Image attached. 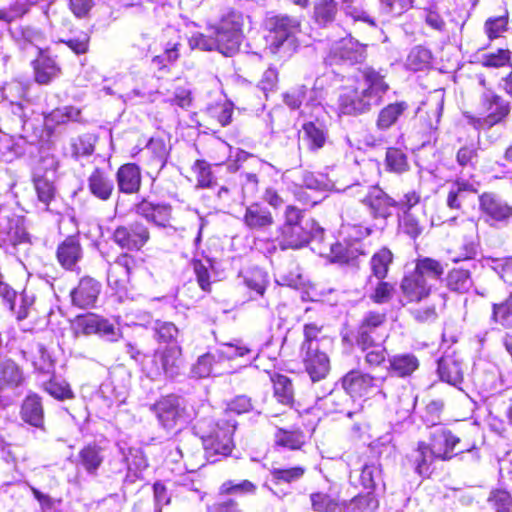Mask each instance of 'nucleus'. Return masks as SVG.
Segmentation results:
<instances>
[{
    "label": "nucleus",
    "instance_id": "1",
    "mask_svg": "<svg viewBox=\"0 0 512 512\" xmlns=\"http://www.w3.org/2000/svg\"><path fill=\"white\" fill-rule=\"evenodd\" d=\"M386 76L387 72L381 68L366 66L361 69L356 85L343 88L339 95L340 112L345 115H360L380 106L384 95L390 89Z\"/></svg>",
    "mask_w": 512,
    "mask_h": 512
},
{
    "label": "nucleus",
    "instance_id": "2",
    "mask_svg": "<svg viewBox=\"0 0 512 512\" xmlns=\"http://www.w3.org/2000/svg\"><path fill=\"white\" fill-rule=\"evenodd\" d=\"M235 428V425L228 420L203 419L198 421L195 429L202 440L207 461L215 463L230 455L233 448L232 435Z\"/></svg>",
    "mask_w": 512,
    "mask_h": 512
},
{
    "label": "nucleus",
    "instance_id": "3",
    "mask_svg": "<svg viewBox=\"0 0 512 512\" xmlns=\"http://www.w3.org/2000/svg\"><path fill=\"white\" fill-rule=\"evenodd\" d=\"M266 26L269 52L280 58L290 57L297 47L296 35L300 32V20L287 15H277L268 18Z\"/></svg>",
    "mask_w": 512,
    "mask_h": 512
},
{
    "label": "nucleus",
    "instance_id": "4",
    "mask_svg": "<svg viewBox=\"0 0 512 512\" xmlns=\"http://www.w3.org/2000/svg\"><path fill=\"white\" fill-rule=\"evenodd\" d=\"M480 116L464 113L468 124L476 130H486L500 123L510 112V105L491 90H486L480 97Z\"/></svg>",
    "mask_w": 512,
    "mask_h": 512
},
{
    "label": "nucleus",
    "instance_id": "5",
    "mask_svg": "<svg viewBox=\"0 0 512 512\" xmlns=\"http://www.w3.org/2000/svg\"><path fill=\"white\" fill-rule=\"evenodd\" d=\"M150 410L155 413L159 424L166 430L188 423L194 417L193 408L184 398L177 395L161 397L151 405Z\"/></svg>",
    "mask_w": 512,
    "mask_h": 512
},
{
    "label": "nucleus",
    "instance_id": "6",
    "mask_svg": "<svg viewBox=\"0 0 512 512\" xmlns=\"http://www.w3.org/2000/svg\"><path fill=\"white\" fill-rule=\"evenodd\" d=\"M183 366L182 349L179 346H168L156 350L149 363L145 364L147 374L152 379L162 375L173 379L181 374Z\"/></svg>",
    "mask_w": 512,
    "mask_h": 512
},
{
    "label": "nucleus",
    "instance_id": "7",
    "mask_svg": "<svg viewBox=\"0 0 512 512\" xmlns=\"http://www.w3.org/2000/svg\"><path fill=\"white\" fill-rule=\"evenodd\" d=\"M280 235L277 240L282 250L285 249H299L305 246L310 239L321 238L323 229L315 222L314 219L309 218L307 222L302 225H282L279 228Z\"/></svg>",
    "mask_w": 512,
    "mask_h": 512
},
{
    "label": "nucleus",
    "instance_id": "8",
    "mask_svg": "<svg viewBox=\"0 0 512 512\" xmlns=\"http://www.w3.org/2000/svg\"><path fill=\"white\" fill-rule=\"evenodd\" d=\"M366 45L351 36V33L334 42L325 61L329 65H354L366 59Z\"/></svg>",
    "mask_w": 512,
    "mask_h": 512
},
{
    "label": "nucleus",
    "instance_id": "9",
    "mask_svg": "<svg viewBox=\"0 0 512 512\" xmlns=\"http://www.w3.org/2000/svg\"><path fill=\"white\" fill-rule=\"evenodd\" d=\"M385 323V313L368 312L362 319L355 336L357 346L362 351H365L374 346V344L382 343L387 337Z\"/></svg>",
    "mask_w": 512,
    "mask_h": 512
},
{
    "label": "nucleus",
    "instance_id": "10",
    "mask_svg": "<svg viewBox=\"0 0 512 512\" xmlns=\"http://www.w3.org/2000/svg\"><path fill=\"white\" fill-rule=\"evenodd\" d=\"M393 381V376L373 377L360 371H350L342 378V387L350 396L367 395L374 387H381L380 393L386 398L389 391L386 385Z\"/></svg>",
    "mask_w": 512,
    "mask_h": 512
},
{
    "label": "nucleus",
    "instance_id": "11",
    "mask_svg": "<svg viewBox=\"0 0 512 512\" xmlns=\"http://www.w3.org/2000/svg\"><path fill=\"white\" fill-rule=\"evenodd\" d=\"M150 239L148 228L140 222L118 226L112 235V240L121 249L139 251Z\"/></svg>",
    "mask_w": 512,
    "mask_h": 512
},
{
    "label": "nucleus",
    "instance_id": "12",
    "mask_svg": "<svg viewBox=\"0 0 512 512\" xmlns=\"http://www.w3.org/2000/svg\"><path fill=\"white\" fill-rule=\"evenodd\" d=\"M24 381L23 373L13 361H5L0 365V403L11 404L21 395L18 388Z\"/></svg>",
    "mask_w": 512,
    "mask_h": 512
},
{
    "label": "nucleus",
    "instance_id": "13",
    "mask_svg": "<svg viewBox=\"0 0 512 512\" xmlns=\"http://www.w3.org/2000/svg\"><path fill=\"white\" fill-rule=\"evenodd\" d=\"M360 201L375 219H387L396 205V200L377 185L367 186Z\"/></svg>",
    "mask_w": 512,
    "mask_h": 512
},
{
    "label": "nucleus",
    "instance_id": "14",
    "mask_svg": "<svg viewBox=\"0 0 512 512\" xmlns=\"http://www.w3.org/2000/svg\"><path fill=\"white\" fill-rule=\"evenodd\" d=\"M334 184L328 180L324 175H315L312 172L305 171L302 174V181L300 190L296 193L299 201L304 205L314 206L323 200V197L318 195H310L306 190L314 193L323 192L333 189Z\"/></svg>",
    "mask_w": 512,
    "mask_h": 512
},
{
    "label": "nucleus",
    "instance_id": "15",
    "mask_svg": "<svg viewBox=\"0 0 512 512\" xmlns=\"http://www.w3.org/2000/svg\"><path fill=\"white\" fill-rule=\"evenodd\" d=\"M480 209L491 226L494 223L507 225L512 218V207L494 194L485 193L480 197Z\"/></svg>",
    "mask_w": 512,
    "mask_h": 512
},
{
    "label": "nucleus",
    "instance_id": "16",
    "mask_svg": "<svg viewBox=\"0 0 512 512\" xmlns=\"http://www.w3.org/2000/svg\"><path fill=\"white\" fill-rule=\"evenodd\" d=\"M460 443V439L453 435L450 430L439 427L431 433V450L440 460H450L458 453L470 451V449H461L455 452L456 446Z\"/></svg>",
    "mask_w": 512,
    "mask_h": 512
},
{
    "label": "nucleus",
    "instance_id": "17",
    "mask_svg": "<svg viewBox=\"0 0 512 512\" xmlns=\"http://www.w3.org/2000/svg\"><path fill=\"white\" fill-rule=\"evenodd\" d=\"M136 267V259L125 253L119 255L115 262L110 264L107 274L108 285L117 291L126 287L130 282V275Z\"/></svg>",
    "mask_w": 512,
    "mask_h": 512
},
{
    "label": "nucleus",
    "instance_id": "18",
    "mask_svg": "<svg viewBox=\"0 0 512 512\" xmlns=\"http://www.w3.org/2000/svg\"><path fill=\"white\" fill-rule=\"evenodd\" d=\"M303 364L313 382L324 379L330 371V360L318 348L301 349Z\"/></svg>",
    "mask_w": 512,
    "mask_h": 512
},
{
    "label": "nucleus",
    "instance_id": "19",
    "mask_svg": "<svg viewBox=\"0 0 512 512\" xmlns=\"http://www.w3.org/2000/svg\"><path fill=\"white\" fill-rule=\"evenodd\" d=\"M10 109L12 113V127L11 132L18 135L22 141L33 144L38 139V134L35 132L33 123L29 120L26 107L20 102H10Z\"/></svg>",
    "mask_w": 512,
    "mask_h": 512
},
{
    "label": "nucleus",
    "instance_id": "20",
    "mask_svg": "<svg viewBox=\"0 0 512 512\" xmlns=\"http://www.w3.org/2000/svg\"><path fill=\"white\" fill-rule=\"evenodd\" d=\"M101 291V284L91 277H83L71 291L72 303L80 308L93 307Z\"/></svg>",
    "mask_w": 512,
    "mask_h": 512
},
{
    "label": "nucleus",
    "instance_id": "21",
    "mask_svg": "<svg viewBox=\"0 0 512 512\" xmlns=\"http://www.w3.org/2000/svg\"><path fill=\"white\" fill-rule=\"evenodd\" d=\"M180 33L172 26L166 27L162 31V42L164 45V53L157 55L152 59L154 65L159 69L166 67L167 63L176 61L179 57L178 46L180 45Z\"/></svg>",
    "mask_w": 512,
    "mask_h": 512
},
{
    "label": "nucleus",
    "instance_id": "22",
    "mask_svg": "<svg viewBox=\"0 0 512 512\" xmlns=\"http://www.w3.org/2000/svg\"><path fill=\"white\" fill-rule=\"evenodd\" d=\"M116 181L119 192L125 194L137 193L141 187V170L134 163L122 165L116 173Z\"/></svg>",
    "mask_w": 512,
    "mask_h": 512
},
{
    "label": "nucleus",
    "instance_id": "23",
    "mask_svg": "<svg viewBox=\"0 0 512 512\" xmlns=\"http://www.w3.org/2000/svg\"><path fill=\"white\" fill-rule=\"evenodd\" d=\"M403 296L409 302H419L428 297L432 287L415 272L405 275L400 285Z\"/></svg>",
    "mask_w": 512,
    "mask_h": 512
},
{
    "label": "nucleus",
    "instance_id": "24",
    "mask_svg": "<svg viewBox=\"0 0 512 512\" xmlns=\"http://www.w3.org/2000/svg\"><path fill=\"white\" fill-rule=\"evenodd\" d=\"M136 213L158 226H166L171 217V206L142 200L136 205Z\"/></svg>",
    "mask_w": 512,
    "mask_h": 512
},
{
    "label": "nucleus",
    "instance_id": "25",
    "mask_svg": "<svg viewBox=\"0 0 512 512\" xmlns=\"http://www.w3.org/2000/svg\"><path fill=\"white\" fill-rule=\"evenodd\" d=\"M243 222L250 230L264 231L273 225L274 219L267 207L254 203L246 208Z\"/></svg>",
    "mask_w": 512,
    "mask_h": 512
},
{
    "label": "nucleus",
    "instance_id": "26",
    "mask_svg": "<svg viewBox=\"0 0 512 512\" xmlns=\"http://www.w3.org/2000/svg\"><path fill=\"white\" fill-rule=\"evenodd\" d=\"M435 459H437V456L425 442H419L417 448L408 455L409 462L421 477L430 475L431 465Z\"/></svg>",
    "mask_w": 512,
    "mask_h": 512
},
{
    "label": "nucleus",
    "instance_id": "27",
    "mask_svg": "<svg viewBox=\"0 0 512 512\" xmlns=\"http://www.w3.org/2000/svg\"><path fill=\"white\" fill-rule=\"evenodd\" d=\"M20 415L24 422L36 428H42L44 424V410L41 398L35 393L27 395L22 403Z\"/></svg>",
    "mask_w": 512,
    "mask_h": 512
},
{
    "label": "nucleus",
    "instance_id": "28",
    "mask_svg": "<svg viewBox=\"0 0 512 512\" xmlns=\"http://www.w3.org/2000/svg\"><path fill=\"white\" fill-rule=\"evenodd\" d=\"M409 105L405 101L390 103L383 107L376 119V128L379 131H387L396 125L403 114L408 110Z\"/></svg>",
    "mask_w": 512,
    "mask_h": 512
},
{
    "label": "nucleus",
    "instance_id": "29",
    "mask_svg": "<svg viewBox=\"0 0 512 512\" xmlns=\"http://www.w3.org/2000/svg\"><path fill=\"white\" fill-rule=\"evenodd\" d=\"M82 258L80 243L75 237L66 238L57 249V259L62 267L73 270Z\"/></svg>",
    "mask_w": 512,
    "mask_h": 512
},
{
    "label": "nucleus",
    "instance_id": "30",
    "mask_svg": "<svg viewBox=\"0 0 512 512\" xmlns=\"http://www.w3.org/2000/svg\"><path fill=\"white\" fill-rule=\"evenodd\" d=\"M438 374L442 381L458 386L463 381L461 362L452 355H445L438 361Z\"/></svg>",
    "mask_w": 512,
    "mask_h": 512
},
{
    "label": "nucleus",
    "instance_id": "31",
    "mask_svg": "<svg viewBox=\"0 0 512 512\" xmlns=\"http://www.w3.org/2000/svg\"><path fill=\"white\" fill-rule=\"evenodd\" d=\"M302 133V140L310 151L323 148L328 139L327 129L318 122L309 121L304 123Z\"/></svg>",
    "mask_w": 512,
    "mask_h": 512
},
{
    "label": "nucleus",
    "instance_id": "32",
    "mask_svg": "<svg viewBox=\"0 0 512 512\" xmlns=\"http://www.w3.org/2000/svg\"><path fill=\"white\" fill-rule=\"evenodd\" d=\"M476 190L473 184L468 181L458 179L451 183L446 199V204L450 209L460 210L467 199L474 195Z\"/></svg>",
    "mask_w": 512,
    "mask_h": 512
},
{
    "label": "nucleus",
    "instance_id": "33",
    "mask_svg": "<svg viewBox=\"0 0 512 512\" xmlns=\"http://www.w3.org/2000/svg\"><path fill=\"white\" fill-rule=\"evenodd\" d=\"M312 509L316 512H340L344 508V501L339 493L330 490L329 492H317L310 495Z\"/></svg>",
    "mask_w": 512,
    "mask_h": 512
},
{
    "label": "nucleus",
    "instance_id": "34",
    "mask_svg": "<svg viewBox=\"0 0 512 512\" xmlns=\"http://www.w3.org/2000/svg\"><path fill=\"white\" fill-rule=\"evenodd\" d=\"M223 29L224 28H213L217 51L225 56H232L239 50L243 33L230 30L224 31Z\"/></svg>",
    "mask_w": 512,
    "mask_h": 512
},
{
    "label": "nucleus",
    "instance_id": "35",
    "mask_svg": "<svg viewBox=\"0 0 512 512\" xmlns=\"http://www.w3.org/2000/svg\"><path fill=\"white\" fill-rule=\"evenodd\" d=\"M60 72V67L50 56L40 55L34 61V77L38 84H49L53 79L60 75Z\"/></svg>",
    "mask_w": 512,
    "mask_h": 512
},
{
    "label": "nucleus",
    "instance_id": "36",
    "mask_svg": "<svg viewBox=\"0 0 512 512\" xmlns=\"http://www.w3.org/2000/svg\"><path fill=\"white\" fill-rule=\"evenodd\" d=\"M350 399L351 396L344 388L334 389L322 397L317 396V405L326 413H343Z\"/></svg>",
    "mask_w": 512,
    "mask_h": 512
},
{
    "label": "nucleus",
    "instance_id": "37",
    "mask_svg": "<svg viewBox=\"0 0 512 512\" xmlns=\"http://www.w3.org/2000/svg\"><path fill=\"white\" fill-rule=\"evenodd\" d=\"M88 188L92 195L106 201L112 195L114 184L104 171L96 168L88 178Z\"/></svg>",
    "mask_w": 512,
    "mask_h": 512
},
{
    "label": "nucleus",
    "instance_id": "38",
    "mask_svg": "<svg viewBox=\"0 0 512 512\" xmlns=\"http://www.w3.org/2000/svg\"><path fill=\"white\" fill-rule=\"evenodd\" d=\"M413 272L425 280L429 286L433 287L435 283L441 279L444 273V267L435 259L423 257L417 259Z\"/></svg>",
    "mask_w": 512,
    "mask_h": 512
},
{
    "label": "nucleus",
    "instance_id": "39",
    "mask_svg": "<svg viewBox=\"0 0 512 512\" xmlns=\"http://www.w3.org/2000/svg\"><path fill=\"white\" fill-rule=\"evenodd\" d=\"M338 15V3L335 0H318L313 7V20L320 27H328Z\"/></svg>",
    "mask_w": 512,
    "mask_h": 512
},
{
    "label": "nucleus",
    "instance_id": "40",
    "mask_svg": "<svg viewBox=\"0 0 512 512\" xmlns=\"http://www.w3.org/2000/svg\"><path fill=\"white\" fill-rule=\"evenodd\" d=\"M390 372L399 377L410 376L418 367L419 361L413 354H396L389 358Z\"/></svg>",
    "mask_w": 512,
    "mask_h": 512
},
{
    "label": "nucleus",
    "instance_id": "41",
    "mask_svg": "<svg viewBox=\"0 0 512 512\" xmlns=\"http://www.w3.org/2000/svg\"><path fill=\"white\" fill-rule=\"evenodd\" d=\"M342 11L348 21L352 24L358 22L365 23L371 27H376V21L373 15L361 5H358L355 0L342 1Z\"/></svg>",
    "mask_w": 512,
    "mask_h": 512
},
{
    "label": "nucleus",
    "instance_id": "42",
    "mask_svg": "<svg viewBox=\"0 0 512 512\" xmlns=\"http://www.w3.org/2000/svg\"><path fill=\"white\" fill-rule=\"evenodd\" d=\"M393 262V253L386 247L373 254L370 260L372 275L378 280H384Z\"/></svg>",
    "mask_w": 512,
    "mask_h": 512
},
{
    "label": "nucleus",
    "instance_id": "43",
    "mask_svg": "<svg viewBox=\"0 0 512 512\" xmlns=\"http://www.w3.org/2000/svg\"><path fill=\"white\" fill-rule=\"evenodd\" d=\"M470 272L466 269H452L446 277L448 289L457 293H466L472 287Z\"/></svg>",
    "mask_w": 512,
    "mask_h": 512
},
{
    "label": "nucleus",
    "instance_id": "44",
    "mask_svg": "<svg viewBox=\"0 0 512 512\" xmlns=\"http://www.w3.org/2000/svg\"><path fill=\"white\" fill-rule=\"evenodd\" d=\"M432 59V54L429 49L418 45L413 47L406 58V68L417 72L427 68Z\"/></svg>",
    "mask_w": 512,
    "mask_h": 512
},
{
    "label": "nucleus",
    "instance_id": "45",
    "mask_svg": "<svg viewBox=\"0 0 512 512\" xmlns=\"http://www.w3.org/2000/svg\"><path fill=\"white\" fill-rule=\"evenodd\" d=\"M274 396L284 405H291L294 400V389L291 380L281 374L272 377Z\"/></svg>",
    "mask_w": 512,
    "mask_h": 512
},
{
    "label": "nucleus",
    "instance_id": "46",
    "mask_svg": "<svg viewBox=\"0 0 512 512\" xmlns=\"http://www.w3.org/2000/svg\"><path fill=\"white\" fill-rule=\"evenodd\" d=\"M257 491V486L249 480H227L223 482L219 488L221 495H254Z\"/></svg>",
    "mask_w": 512,
    "mask_h": 512
},
{
    "label": "nucleus",
    "instance_id": "47",
    "mask_svg": "<svg viewBox=\"0 0 512 512\" xmlns=\"http://www.w3.org/2000/svg\"><path fill=\"white\" fill-rule=\"evenodd\" d=\"M81 465L89 474H95L103 462L101 449L95 445H88L79 452Z\"/></svg>",
    "mask_w": 512,
    "mask_h": 512
},
{
    "label": "nucleus",
    "instance_id": "48",
    "mask_svg": "<svg viewBox=\"0 0 512 512\" xmlns=\"http://www.w3.org/2000/svg\"><path fill=\"white\" fill-rule=\"evenodd\" d=\"M24 147L15 141L14 135L0 133V156L3 161L11 162L24 153Z\"/></svg>",
    "mask_w": 512,
    "mask_h": 512
},
{
    "label": "nucleus",
    "instance_id": "49",
    "mask_svg": "<svg viewBox=\"0 0 512 512\" xmlns=\"http://www.w3.org/2000/svg\"><path fill=\"white\" fill-rule=\"evenodd\" d=\"M386 169L396 174H402L409 170L406 154L398 148H388L385 157Z\"/></svg>",
    "mask_w": 512,
    "mask_h": 512
},
{
    "label": "nucleus",
    "instance_id": "50",
    "mask_svg": "<svg viewBox=\"0 0 512 512\" xmlns=\"http://www.w3.org/2000/svg\"><path fill=\"white\" fill-rule=\"evenodd\" d=\"M492 319L505 328L512 327V292L503 302L493 304Z\"/></svg>",
    "mask_w": 512,
    "mask_h": 512
},
{
    "label": "nucleus",
    "instance_id": "51",
    "mask_svg": "<svg viewBox=\"0 0 512 512\" xmlns=\"http://www.w3.org/2000/svg\"><path fill=\"white\" fill-rule=\"evenodd\" d=\"M146 150L152 154V163L158 168V172L162 170L169 153L164 140L161 138H151L146 145Z\"/></svg>",
    "mask_w": 512,
    "mask_h": 512
},
{
    "label": "nucleus",
    "instance_id": "52",
    "mask_svg": "<svg viewBox=\"0 0 512 512\" xmlns=\"http://www.w3.org/2000/svg\"><path fill=\"white\" fill-rule=\"evenodd\" d=\"M275 484L293 483L303 477L305 468L301 466L290 468H273L270 471Z\"/></svg>",
    "mask_w": 512,
    "mask_h": 512
},
{
    "label": "nucleus",
    "instance_id": "53",
    "mask_svg": "<svg viewBox=\"0 0 512 512\" xmlns=\"http://www.w3.org/2000/svg\"><path fill=\"white\" fill-rule=\"evenodd\" d=\"M358 478L364 489L373 490L381 481V469L375 463L365 464L358 474Z\"/></svg>",
    "mask_w": 512,
    "mask_h": 512
},
{
    "label": "nucleus",
    "instance_id": "54",
    "mask_svg": "<svg viewBox=\"0 0 512 512\" xmlns=\"http://www.w3.org/2000/svg\"><path fill=\"white\" fill-rule=\"evenodd\" d=\"M244 283L256 295L262 296L268 284L267 274L261 269H252L244 276Z\"/></svg>",
    "mask_w": 512,
    "mask_h": 512
},
{
    "label": "nucleus",
    "instance_id": "55",
    "mask_svg": "<svg viewBox=\"0 0 512 512\" xmlns=\"http://www.w3.org/2000/svg\"><path fill=\"white\" fill-rule=\"evenodd\" d=\"M323 329L322 325L316 323L305 324L303 328L304 341L301 344V349H308V346L309 348H318V342L325 338Z\"/></svg>",
    "mask_w": 512,
    "mask_h": 512
},
{
    "label": "nucleus",
    "instance_id": "56",
    "mask_svg": "<svg viewBox=\"0 0 512 512\" xmlns=\"http://www.w3.org/2000/svg\"><path fill=\"white\" fill-rule=\"evenodd\" d=\"M44 390L58 400L71 399L74 397L72 390L65 381L50 379L43 384Z\"/></svg>",
    "mask_w": 512,
    "mask_h": 512
},
{
    "label": "nucleus",
    "instance_id": "57",
    "mask_svg": "<svg viewBox=\"0 0 512 512\" xmlns=\"http://www.w3.org/2000/svg\"><path fill=\"white\" fill-rule=\"evenodd\" d=\"M99 324V316L96 314H87L78 316L74 322L76 334L91 335L96 334Z\"/></svg>",
    "mask_w": 512,
    "mask_h": 512
},
{
    "label": "nucleus",
    "instance_id": "58",
    "mask_svg": "<svg viewBox=\"0 0 512 512\" xmlns=\"http://www.w3.org/2000/svg\"><path fill=\"white\" fill-rule=\"evenodd\" d=\"M380 13L387 16H399L412 6V0H378Z\"/></svg>",
    "mask_w": 512,
    "mask_h": 512
},
{
    "label": "nucleus",
    "instance_id": "59",
    "mask_svg": "<svg viewBox=\"0 0 512 512\" xmlns=\"http://www.w3.org/2000/svg\"><path fill=\"white\" fill-rule=\"evenodd\" d=\"M193 171L196 174L197 185L201 188L211 187L214 183V175L211 165L205 160H197L193 165Z\"/></svg>",
    "mask_w": 512,
    "mask_h": 512
},
{
    "label": "nucleus",
    "instance_id": "60",
    "mask_svg": "<svg viewBox=\"0 0 512 512\" xmlns=\"http://www.w3.org/2000/svg\"><path fill=\"white\" fill-rule=\"evenodd\" d=\"M216 362V355L206 353L200 356L191 368V375L195 378H206L211 375L213 364Z\"/></svg>",
    "mask_w": 512,
    "mask_h": 512
},
{
    "label": "nucleus",
    "instance_id": "61",
    "mask_svg": "<svg viewBox=\"0 0 512 512\" xmlns=\"http://www.w3.org/2000/svg\"><path fill=\"white\" fill-rule=\"evenodd\" d=\"M276 443L280 446L295 450L301 448L304 436L299 431L279 430L276 434Z\"/></svg>",
    "mask_w": 512,
    "mask_h": 512
},
{
    "label": "nucleus",
    "instance_id": "62",
    "mask_svg": "<svg viewBox=\"0 0 512 512\" xmlns=\"http://www.w3.org/2000/svg\"><path fill=\"white\" fill-rule=\"evenodd\" d=\"M488 502L496 512H512V497L505 490L492 491Z\"/></svg>",
    "mask_w": 512,
    "mask_h": 512
},
{
    "label": "nucleus",
    "instance_id": "63",
    "mask_svg": "<svg viewBox=\"0 0 512 512\" xmlns=\"http://www.w3.org/2000/svg\"><path fill=\"white\" fill-rule=\"evenodd\" d=\"M244 15L238 11L230 10L222 16L219 24L215 28H224V31L230 30L235 32H242L244 25Z\"/></svg>",
    "mask_w": 512,
    "mask_h": 512
},
{
    "label": "nucleus",
    "instance_id": "64",
    "mask_svg": "<svg viewBox=\"0 0 512 512\" xmlns=\"http://www.w3.org/2000/svg\"><path fill=\"white\" fill-rule=\"evenodd\" d=\"M252 350L243 345L241 342L223 344L218 350L217 355L219 358L234 359L237 357H244L251 354Z\"/></svg>",
    "mask_w": 512,
    "mask_h": 512
}]
</instances>
